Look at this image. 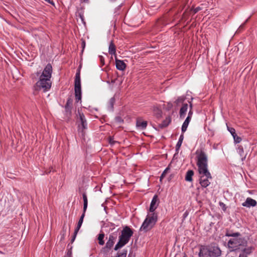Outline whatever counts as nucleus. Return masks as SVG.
I'll return each mask as SVG.
<instances>
[{
    "mask_svg": "<svg viewBox=\"0 0 257 257\" xmlns=\"http://www.w3.org/2000/svg\"><path fill=\"white\" fill-rule=\"evenodd\" d=\"M241 234L239 232L233 233L230 230H226L225 236L233 237L228 241L227 244L229 248H235L239 246H246L247 240L244 237H241Z\"/></svg>",
    "mask_w": 257,
    "mask_h": 257,
    "instance_id": "nucleus-1",
    "label": "nucleus"
},
{
    "mask_svg": "<svg viewBox=\"0 0 257 257\" xmlns=\"http://www.w3.org/2000/svg\"><path fill=\"white\" fill-rule=\"evenodd\" d=\"M133 234V230L129 226H124L121 231V234L118 237V241L114 246V250L116 251L126 244Z\"/></svg>",
    "mask_w": 257,
    "mask_h": 257,
    "instance_id": "nucleus-2",
    "label": "nucleus"
},
{
    "mask_svg": "<svg viewBox=\"0 0 257 257\" xmlns=\"http://www.w3.org/2000/svg\"><path fill=\"white\" fill-rule=\"evenodd\" d=\"M158 220V215L157 213H153L148 215L146 218L143 222L140 230L147 232L150 230L156 223Z\"/></svg>",
    "mask_w": 257,
    "mask_h": 257,
    "instance_id": "nucleus-3",
    "label": "nucleus"
},
{
    "mask_svg": "<svg viewBox=\"0 0 257 257\" xmlns=\"http://www.w3.org/2000/svg\"><path fill=\"white\" fill-rule=\"evenodd\" d=\"M75 96L77 102L81 99V88L80 70L76 73L74 82Z\"/></svg>",
    "mask_w": 257,
    "mask_h": 257,
    "instance_id": "nucleus-4",
    "label": "nucleus"
},
{
    "mask_svg": "<svg viewBox=\"0 0 257 257\" xmlns=\"http://www.w3.org/2000/svg\"><path fill=\"white\" fill-rule=\"evenodd\" d=\"M51 87L50 79L40 76L39 80L36 83L35 89L37 90L43 89L44 92L49 90Z\"/></svg>",
    "mask_w": 257,
    "mask_h": 257,
    "instance_id": "nucleus-5",
    "label": "nucleus"
},
{
    "mask_svg": "<svg viewBox=\"0 0 257 257\" xmlns=\"http://www.w3.org/2000/svg\"><path fill=\"white\" fill-rule=\"evenodd\" d=\"M117 238V233L116 232H113L109 234L108 240L106 242L105 246L102 248L101 251L104 253H108L113 246Z\"/></svg>",
    "mask_w": 257,
    "mask_h": 257,
    "instance_id": "nucleus-6",
    "label": "nucleus"
},
{
    "mask_svg": "<svg viewBox=\"0 0 257 257\" xmlns=\"http://www.w3.org/2000/svg\"><path fill=\"white\" fill-rule=\"evenodd\" d=\"M196 154L197 155V165L198 167L208 166L207 156L203 150H197Z\"/></svg>",
    "mask_w": 257,
    "mask_h": 257,
    "instance_id": "nucleus-7",
    "label": "nucleus"
},
{
    "mask_svg": "<svg viewBox=\"0 0 257 257\" xmlns=\"http://www.w3.org/2000/svg\"><path fill=\"white\" fill-rule=\"evenodd\" d=\"M209 257H219L221 254V250L218 246H208Z\"/></svg>",
    "mask_w": 257,
    "mask_h": 257,
    "instance_id": "nucleus-8",
    "label": "nucleus"
},
{
    "mask_svg": "<svg viewBox=\"0 0 257 257\" xmlns=\"http://www.w3.org/2000/svg\"><path fill=\"white\" fill-rule=\"evenodd\" d=\"M52 73V66L51 64H48L44 69L42 74L40 75L41 77H44L50 79Z\"/></svg>",
    "mask_w": 257,
    "mask_h": 257,
    "instance_id": "nucleus-9",
    "label": "nucleus"
},
{
    "mask_svg": "<svg viewBox=\"0 0 257 257\" xmlns=\"http://www.w3.org/2000/svg\"><path fill=\"white\" fill-rule=\"evenodd\" d=\"M198 168V172L201 176H204L207 178L212 179V176L208 170V166H201Z\"/></svg>",
    "mask_w": 257,
    "mask_h": 257,
    "instance_id": "nucleus-10",
    "label": "nucleus"
},
{
    "mask_svg": "<svg viewBox=\"0 0 257 257\" xmlns=\"http://www.w3.org/2000/svg\"><path fill=\"white\" fill-rule=\"evenodd\" d=\"M159 201L158 198V196L157 195H154L151 202L149 211L152 213H155L154 211L157 208L159 205Z\"/></svg>",
    "mask_w": 257,
    "mask_h": 257,
    "instance_id": "nucleus-11",
    "label": "nucleus"
},
{
    "mask_svg": "<svg viewBox=\"0 0 257 257\" xmlns=\"http://www.w3.org/2000/svg\"><path fill=\"white\" fill-rule=\"evenodd\" d=\"M198 255L199 257H209V252L208 246L201 245L199 248Z\"/></svg>",
    "mask_w": 257,
    "mask_h": 257,
    "instance_id": "nucleus-12",
    "label": "nucleus"
},
{
    "mask_svg": "<svg viewBox=\"0 0 257 257\" xmlns=\"http://www.w3.org/2000/svg\"><path fill=\"white\" fill-rule=\"evenodd\" d=\"M78 113L81 121V126L79 125V130H81V133H83L84 130L87 128V122L84 114L80 112H78Z\"/></svg>",
    "mask_w": 257,
    "mask_h": 257,
    "instance_id": "nucleus-13",
    "label": "nucleus"
},
{
    "mask_svg": "<svg viewBox=\"0 0 257 257\" xmlns=\"http://www.w3.org/2000/svg\"><path fill=\"white\" fill-rule=\"evenodd\" d=\"M148 125V122L146 120H143L142 117H138L136 120V126L137 127L141 129H145Z\"/></svg>",
    "mask_w": 257,
    "mask_h": 257,
    "instance_id": "nucleus-14",
    "label": "nucleus"
},
{
    "mask_svg": "<svg viewBox=\"0 0 257 257\" xmlns=\"http://www.w3.org/2000/svg\"><path fill=\"white\" fill-rule=\"evenodd\" d=\"M256 204V201L250 197L247 198L245 201L242 203L243 206L246 207H254Z\"/></svg>",
    "mask_w": 257,
    "mask_h": 257,
    "instance_id": "nucleus-15",
    "label": "nucleus"
},
{
    "mask_svg": "<svg viewBox=\"0 0 257 257\" xmlns=\"http://www.w3.org/2000/svg\"><path fill=\"white\" fill-rule=\"evenodd\" d=\"M209 179L204 176H200L199 183L202 187L206 188L210 185V182L209 181Z\"/></svg>",
    "mask_w": 257,
    "mask_h": 257,
    "instance_id": "nucleus-16",
    "label": "nucleus"
},
{
    "mask_svg": "<svg viewBox=\"0 0 257 257\" xmlns=\"http://www.w3.org/2000/svg\"><path fill=\"white\" fill-rule=\"evenodd\" d=\"M116 67L119 70H123L126 67V64L122 60H118L115 58Z\"/></svg>",
    "mask_w": 257,
    "mask_h": 257,
    "instance_id": "nucleus-17",
    "label": "nucleus"
},
{
    "mask_svg": "<svg viewBox=\"0 0 257 257\" xmlns=\"http://www.w3.org/2000/svg\"><path fill=\"white\" fill-rule=\"evenodd\" d=\"M188 109V104L187 103H184L180 108L179 115L181 118L184 117Z\"/></svg>",
    "mask_w": 257,
    "mask_h": 257,
    "instance_id": "nucleus-18",
    "label": "nucleus"
},
{
    "mask_svg": "<svg viewBox=\"0 0 257 257\" xmlns=\"http://www.w3.org/2000/svg\"><path fill=\"white\" fill-rule=\"evenodd\" d=\"M171 118L170 116L167 117L163 122L159 124V127L161 128H163L167 127L171 122Z\"/></svg>",
    "mask_w": 257,
    "mask_h": 257,
    "instance_id": "nucleus-19",
    "label": "nucleus"
},
{
    "mask_svg": "<svg viewBox=\"0 0 257 257\" xmlns=\"http://www.w3.org/2000/svg\"><path fill=\"white\" fill-rule=\"evenodd\" d=\"M108 53L109 54L112 55H115L116 54V47L112 41H111L109 44Z\"/></svg>",
    "mask_w": 257,
    "mask_h": 257,
    "instance_id": "nucleus-20",
    "label": "nucleus"
},
{
    "mask_svg": "<svg viewBox=\"0 0 257 257\" xmlns=\"http://www.w3.org/2000/svg\"><path fill=\"white\" fill-rule=\"evenodd\" d=\"M194 175V171L192 170H188L185 176V180L188 182H191L192 181V177Z\"/></svg>",
    "mask_w": 257,
    "mask_h": 257,
    "instance_id": "nucleus-21",
    "label": "nucleus"
},
{
    "mask_svg": "<svg viewBox=\"0 0 257 257\" xmlns=\"http://www.w3.org/2000/svg\"><path fill=\"white\" fill-rule=\"evenodd\" d=\"M115 102V99L114 97H111L108 101V108L111 110L113 111V106Z\"/></svg>",
    "mask_w": 257,
    "mask_h": 257,
    "instance_id": "nucleus-22",
    "label": "nucleus"
},
{
    "mask_svg": "<svg viewBox=\"0 0 257 257\" xmlns=\"http://www.w3.org/2000/svg\"><path fill=\"white\" fill-rule=\"evenodd\" d=\"M183 139H184V135H183V134H182L180 136L179 140H178V141L176 144V152H178L179 150V149L181 146L182 143L183 142Z\"/></svg>",
    "mask_w": 257,
    "mask_h": 257,
    "instance_id": "nucleus-23",
    "label": "nucleus"
},
{
    "mask_svg": "<svg viewBox=\"0 0 257 257\" xmlns=\"http://www.w3.org/2000/svg\"><path fill=\"white\" fill-rule=\"evenodd\" d=\"M83 196V212H86L87 208V204H88V200H87V197L86 194L85 193H83L82 194Z\"/></svg>",
    "mask_w": 257,
    "mask_h": 257,
    "instance_id": "nucleus-24",
    "label": "nucleus"
},
{
    "mask_svg": "<svg viewBox=\"0 0 257 257\" xmlns=\"http://www.w3.org/2000/svg\"><path fill=\"white\" fill-rule=\"evenodd\" d=\"M72 108L71 107L65 106V114L68 119L71 116Z\"/></svg>",
    "mask_w": 257,
    "mask_h": 257,
    "instance_id": "nucleus-25",
    "label": "nucleus"
},
{
    "mask_svg": "<svg viewBox=\"0 0 257 257\" xmlns=\"http://www.w3.org/2000/svg\"><path fill=\"white\" fill-rule=\"evenodd\" d=\"M85 212H83V213L81 215V216H80V218H79V220L78 222V223H77V226L76 227L75 229H78L79 230L81 225H82V224L83 223V219H84V217L85 216Z\"/></svg>",
    "mask_w": 257,
    "mask_h": 257,
    "instance_id": "nucleus-26",
    "label": "nucleus"
},
{
    "mask_svg": "<svg viewBox=\"0 0 257 257\" xmlns=\"http://www.w3.org/2000/svg\"><path fill=\"white\" fill-rule=\"evenodd\" d=\"M104 237V234L103 233H99L98 236V243L102 245L104 244V241L103 240Z\"/></svg>",
    "mask_w": 257,
    "mask_h": 257,
    "instance_id": "nucleus-27",
    "label": "nucleus"
},
{
    "mask_svg": "<svg viewBox=\"0 0 257 257\" xmlns=\"http://www.w3.org/2000/svg\"><path fill=\"white\" fill-rule=\"evenodd\" d=\"M154 112L157 118H159L162 116V111L161 109L158 108L155 109Z\"/></svg>",
    "mask_w": 257,
    "mask_h": 257,
    "instance_id": "nucleus-28",
    "label": "nucleus"
},
{
    "mask_svg": "<svg viewBox=\"0 0 257 257\" xmlns=\"http://www.w3.org/2000/svg\"><path fill=\"white\" fill-rule=\"evenodd\" d=\"M185 97H184V96H180V97H179L176 100V101H175V103L177 104V105H179L180 103H183V101L185 100Z\"/></svg>",
    "mask_w": 257,
    "mask_h": 257,
    "instance_id": "nucleus-29",
    "label": "nucleus"
},
{
    "mask_svg": "<svg viewBox=\"0 0 257 257\" xmlns=\"http://www.w3.org/2000/svg\"><path fill=\"white\" fill-rule=\"evenodd\" d=\"M189 123H188V122L184 121L181 128L182 133H184L186 132Z\"/></svg>",
    "mask_w": 257,
    "mask_h": 257,
    "instance_id": "nucleus-30",
    "label": "nucleus"
},
{
    "mask_svg": "<svg viewBox=\"0 0 257 257\" xmlns=\"http://www.w3.org/2000/svg\"><path fill=\"white\" fill-rule=\"evenodd\" d=\"M73 99L71 97H69L67 99L66 103L65 105V106H68L72 107V104H73Z\"/></svg>",
    "mask_w": 257,
    "mask_h": 257,
    "instance_id": "nucleus-31",
    "label": "nucleus"
},
{
    "mask_svg": "<svg viewBox=\"0 0 257 257\" xmlns=\"http://www.w3.org/2000/svg\"><path fill=\"white\" fill-rule=\"evenodd\" d=\"M114 120L118 123H122L123 122V119L120 116H116L114 118Z\"/></svg>",
    "mask_w": 257,
    "mask_h": 257,
    "instance_id": "nucleus-32",
    "label": "nucleus"
},
{
    "mask_svg": "<svg viewBox=\"0 0 257 257\" xmlns=\"http://www.w3.org/2000/svg\"><path fill=\"white\" fill-rule=\"evenodd\" d=\"M251 252V248H245L242 250V252L241 253H245L246 256H247V255L249 254Z\"/></svg>",
    "mask_w": 257,
    "mask_h": 257,
    "instance_id": "nucleus-33",
    "label": "nucleus"
},
{
    "mask_svg": "<svg viewBox=\"0 0 257 257\" xmlns=\"http://www.w3.org/2000/svg\"><path fill=\"white\" fill-rule=\"evenodd\" d=\"M170 170L169 167H167L166 168V169L163 171L162 173L161 177H160V181H162V180L165 177L166 174L168 172V171Z\"/></svg>",
    "mask_w": 257,
    "mask_h": 257,
    "instance_id": "nucleus-34",
    "label": "nucleus"
},
{
    "mask_svg": "<svg viewBox=\"0 0 257 257\" xmlns=\"http://www.w3.org/2000/svg\"><path fill=\"white\" fill-rule=\"evenodd\" d=\"M233 137L235 143H239L242 140L241 138L240 137L237 136L236 134Z\"/></svg>",
    "mask_w": 257,
    "mask_h": 257,
    "instance_id": "nucleus-35",
    "label": "nucleus"
},
{
    "mask_svg": "<svg viewBox=\"0 0 257 257\" xmlns=\"http://www.w3.org/2000/svg\"><path fill=\"white\" fill-rule=\"evenodd\" d=\"M227 130L230 133L232 137L236 135L235 130L234 128L227 126Z\"/></svg>",
    "mask_w": 257,
    "mask_h": 257,
    "instance_id": "nucleus-36",
    "label": "nucleus"
},
{
    "mask_svg": "<svg viewBox=\"0 0 257 257\" xmlns=\"http://www.w3.org/2000/svg\"><path fill=\"white\" fill-rule=\"evenodd\" d=\"M238 151L240 156H243L244 154L243 148L242 146H239L238 147Z\"/></svg>",
    "mask_w": 257,
    "mask_h": 257,
    "instance_id": "nucleus-37",
    "label": "nucleus"
},
{
    "mask_svg": "<svg viewBox=\"0 0 257 257\" xmlns=\"http://www.w3.org/2000/svg\"><path fill=\"white\" fill-rule=\"evenodd\" d=\"M219 205L224 211H226V207L224 203H223V202H220Z\"/></svg>",
    "mask_w": 257,
    "mask_h": 257,
    "instance_id": "nucleus-38",
    "label": "nucleus"
},
{
    "mask_svg": "<svg viewBox=\"0 0 257 257\" xmlns=\"http://www.w3.org/2000/svg\"><path fill=\"white\" fill-rule=\"evenodd\" d=\"M71 249H72V246H71L70 249L68 250V251H67V253L66 254V256L72 257Z\"/></svg>",
    "mask_w": 257,
    "mask_h": 257,
    "instance_id": "nucleus-39",
    "label": "nucleus"
},
{
    "mask_svg": "<svg viewBox=\"0 0 257 257\" xmlns=\"http://www.w3.org/2000/svg\"><path fill=\"white\" fill-rule=\"evenodd\" d=\"M79 231V230L75 229L73 235L72 237V238H73L74 239H75V238L76 237V235L77 234L78 232Z\"/></svg>",
    "mask_w": 257,
    "mask_h": 257,
    "instance_id": "nucleus-40",
    "label": "nucleus"
},
{
    "mask_svg": "<svg viewBox=\"0 0 257 257\" xmlns=\"http://www.w3.org/2000/svg\"><path fill=\"white\" fill-rule=\"evenodd\" d=\"M201 10H202V8H201L200 7H198L196 8L193 10L194 14L197 13L198 12H199V11H200Z\"/></svg>",
    "mask_w": 257,
    "mask_h": 257,
    "instance_id": "nucleus-41",
    "label": "nucleus"
},
{
    "mask_svg": "<svg viewBox=\"0 0 257 257\" xmlns=\"http://www.w3.org/2000/svg\"><path fill=\"white\" fill-rule=\"evenodd\" d=\"M100 61L101 65L103 66L104 65V58L102 56H99Z\"/></svg>",
    "mask_w": 257,
    "mask_h": 257,
    "instance_id": "nucleus-42",
    "label": "nucleus"
},
{
    "mask_svg": "<svg viewBox=\"0 0 257 257\" xmlns=\"http://www.w3.org/2000/svg\"><path fill=\"white\" fill-rule=\"evenodd\" d=\"M81 45H82V52L83 51V50L85 48V42L84 40H83L82 42V44H81Z\"/></svg>",
    "mask_w": 257,
    "mask_h": 257,
    "instance_id": "nucleus-43",
    "label": "nucleus"
},
{
    "mask_svg": "<svg viewBox=\"0 0 257 257\" xmlns=\"http://www.w3.org/2000/svg\"><path fill=\"white\" fill-rule=\"evenodd\" d=\"M191 116H187V118H186V119L185 120V121L188 122V123L190 122L191 119Z\"/></svg>",
    "mask_w": 257,
    "mask_h": 257,
    "instance_id": "nucleus-44",
    "label": "nucleus"
},
{
    "mask_svg": "<svg viewBox=\"0 0 257 257\" xmlns=\"http://www.w3.org/2000/svg\"><path fill=\"white\" fill-rule=\"evenodd\" d=\"M191 116H187V118H186V119L185 120V121L188 122V123L190 122L191 119Z\"/></svg>",
    "mask_w": 257,
    "mask_h": 257,
    "instance_id": "nucleus-45",
    "label": "nucleus"
},
{
    "mask_svg": "<svg viewBox=\"0 0 257 257\" xmlns=\"http://www.w3.org/2000/svg\"><path fill=\"white\" fill-rule=\"evenodd\" d=\"M247 20H246V21L245 22V23L242 25H241L239 27V29H242L243 28L244 26V25L245 24V23L247 22Z\"/></svg>",
    "mask_w": 257,
    "mask_h": 257,
    "instance_id": "nucleus-46",
    "label": "nucleus"
},
{
    "mask_svg": "<svg viewBox=\"0 0 257 257\" xmlns=\"http://www.w3.org/2000/svg\"><path fill=\"white\" fill-rule=\"evenodd\" d=\"M45 1L52 5H54V3L52 1H51V0H45Z\"/></svg>",
    "mask_w": 257,
    "mask_h": 257,
    "instance_id": "nucleus-47",
    "label": "nucleus"
},
{
    "mask_svg": "<svg viewBox=\"0 0 257 257\" xmlns=\"http://www.w3.org/2000/svg\"><path fill=\"white\" fill-rule=\"evenodd\" d=\"M192 114H193V111H192V110L190 109V111H189L188 116H190L192 117Z\"/></svg>",
    "mask_w": 257,
    "mask_h": 257,
    "instance_id": "nucleus-48",
    "label": "nucleus"
},
{
    "mask_svg": "<svg viewBox=\"0 0 257 257\" xmlns=\"http://www.w3.org/2000/svg\"><path fill=\"white\" fill-rule=\"evenodd\" d=\"M66 233V228H65V227L63 226V230H62V234H64L65 235Z\"/></svg>",
    "mask_w": 257,
    "mask_h": 257,
    "instance_id": "nucleus-49",
    "label": "nucleus"
},
{
    "mask_svg": "<svg viewBox=\"0 0 257 257\" xmlns=\"http://www.w3.org/2000/svg\"><path fill=\"white\" fill-rule=\"evenodd\" d=\"M173 107V104L171 103H168V109H171Z\"/></svg>",
    "mask_w": 257,
    "mask_h": 257,
    "instance_id": "nucleus-50",
    "label": "nucleus"
},
{
    "mask_svg": "<svg viewBox=\"0 0 257 257\" xmlns=\"http://www.w3.org/2000/svg\"><path fill=\"white\" fill-rule=\"evenodd\" d=\"M51 171H53V167H51L49 168V171H46V174H49L50 173Z\"/></svg>",
    "mask_w": 257,
    "mask_h": 257,
    "instance_id": "nucleus-51",
    "label": "nucleus"
},
{
    "mask_svg": "<svg viewBox=\"0 0 257 257\" xmlns=\"http://www.w3.org/2000/svg\"><path fill=\"white\" fill-rule=\"evenodd\" d=\"M109 142L111 144H113L114 143V141H113V139L111 138H109Z\"/></svg>",
    "mask_w": 257,
    "mask_h": 257,
    "instance_id": "nucleus-52",
    "label": "nucleus"
},
{
    "mask_svg": "<svg viewBox=\"0 0 257 257\" xmlns=\"http://www.w3.org/2000/svg\"><path fill=\"white\" fill-rule=\"evenodd\" d=\"M239 257H247L245 253H240L239 255Z\"/></svg>",
    "mask_w": 257,
    "mask_h": 257,
    "instance_id": "nucleus-53",
    "label": "nucleus"
},
{
    "mask_svg": "<svg viewBox=\"0 0 257 257\" xmlns=\"http://www.w3.org/2000/svg\"><path fill=\"white\" fill-rule=\"evenodd\" d=\"M64 237H65V234H62V236H61V240L64 239Z\"/></svg>",
    "mask_w": 257,
    "mask_h": 257,
    "instance_id": "nucleus-54",
    "label": "nucleus"
},
{
    "mask_svg": "<svg viewBox=\"0 0 257 257\" xmlns=\"http://www.w3.org/2000/svg\"><path fill=\"white\" fill-rule=\"evenodd\" d=\"M80 17L82 21H83V16L82 15H80Z\"/></svg>",
    "mask_w": 257,
    "mask_h": 257,
    "instance_id": "nucleus-55",
    "label": "nucleus"
},
{
    "mask_svg": "<svg viewBox=\"0 0 257 257\" xmlns=\"http://www.w3.org/2000/svg\"><path fill=\"white\" fill-rule=\"evenodd\" d=\"M189 106H190V109L192 110V104L191 103H190Z\"/></svg>",
    "mask_w": 257,
    "mask_h": 257,
    "instance_id": "nucleus-56",
    "label": "nucleus"
},
{
    "mask_svg": "<svg viewBox=\"0 0 257 257\" xmlns=\"http://www.w3.org/2000/svg\"><path fill=\"white\" fill-rule=\"evenodd\" d=\"M74 240H75V239H74L73 238H71V243H72L74 241Z\"/></svg>",
    "mask_w": 257,
    "mask_h": 257,
    "instance_id": "nucleus-57",
    "label": "nucleus"
},
{
    "mask_svg": "<svg viewBox=\"0 0 257 257\" xmlns=\"http://www.w3.org/2000/svg\"><path fill=\"white\" fill-rule=\"evenodd\" d=\"M40 74V72H37L36 74H37V76H38Z\"/></svg>",
    "mask_w": 257,
    "mask_h": 257,
    "instance_id": "nucleus-58",
    "label": "nucleus"
},
{
    "mask_svg": "<svg viewBox=\"0 0 257 257\" xmlns=\"http://www.w3.org/2000/svg\"><path fill=\"white\" fill-rule=\"evenodd\" d=\"M83 2L84 3H87L89 0H82Z\"/></svg>",
    "mask_w": 257,
    "mask_h": 257,
    "instance_id": "nucleus-59",
    "label": "nucleus"
},
{
    "mask_svg": "<svg viewBox=\"0 0 257 257\" xmlns=\"http://www.w3.org/2000/svg\"><path fill=\"white\" fill-rule=\"evenodd\" d=\"M121 7V5H119V6L117 8V10H119V9L120 8V7Z\"/></svg>",
    "mask_w": 257,
    "mask_h": 257,
    "instance_id": "nucleus-60",
    "label": "nucleus"
},
{
    "mask_svg": "<svg viewBox=\"0 0 257 257\" xmlns=\"http://www.w3.org/2000/svg\"><path fill=\"white\" fill-rule=\"evenodd\" d=\"M245 158V156H244L243 158H242V160H243Z\"/></svg>",
    "mask_w": 257,
    "mask_h": 257,
    "instance_id": "nucleus-61",
    "label": "nucleus"
},
{
    "mask_svg": "<svg viewBox=\"0 0 257 257\" xmlns=\"http://www.w3.org/2000/svg\"><path fill=\"white\" fill-rule=\"evenodd\" d=\"M128 257H132L130 254H128Z\"/></svg>",
    "mask_w": 257,
    "mask_h": 257,
    "instance_id": "nucleus-62",
    "label": "nucleus"
},
{
    "mask_svg": "<svg viewBox=\"0 0 257 257\" xmlns=\"http://www.w3.org/2000/svg\"><path fill=\"white\" fill-rule=\"evenodd\" d=\"M184 257H186V254H185V255L184 256Z\"/></svg>",
    "mask_w": 257,
    "mask_h": 257,
    "instance_id": "nucleus-63",
    "label": "nucleus"
}]
</instances>
